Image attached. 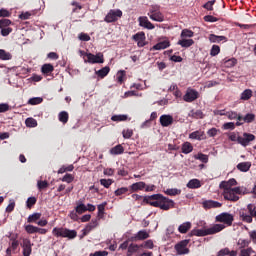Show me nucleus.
I'll use <instances>...</instances> for the list:
<instances>
[{"instance_id": "2", "label": "nucleus", "mask_w": 256, "mask_h": 256, "mask_svg": "<svg viewBox=\"0 0 256 256\" xmlns=\"http://www.w3.org/2000/svg\"><path fill=\"white\" fill-rule=\"evenodd\" d=\"M229 140L237 141V143L242 145V147H247L251 141H255V135L245 132L242 136H240L239 134L232 132L229 134Z\"/></svg>"}, {"instance_id": "39", "label": "nucleus", "mask_w": 256, "mask_h": 256, "mask_svg": "<svg viewBox=\"0 0 256 256\" xmlns=\"http://www.w3.org/2000/svg\"><path fill=\"white\" fill-rule=\"evenodd\" d=\"M195 159H198V161H201L202 163H209V156L203 153H198L194 156Z\"/></svg>"}, {"instance_id": "8", "label": "nucleus", "mask_w": 256, "mask_h": 256, "mask_svg": "<svg viewBox=\"0 0 256 256\" xmlns=\"http://www.w3.org/2000/svg\"><path fill=\"white\" fill-rule=\"evenodd\" d=\"M196 99H199V92L195 89L188 88L183 96V101L186 103H193Z\"/></svg>"}, {"instance_id": "47", "label": "nucleus", "mask_w": 256, "mask_h": 256, "mask_svg": "<svg viewBox=\"0 0 256 256\" xmlns=\"http://www.w3.org/2000/svg\"><path fill=\"white\" fill-rule=\"evenodd\" d=\"M25 123L26 127H37V120L35 118H27Z\"/></svg>"}, {"instance_id": "53", "label": "nucleus", "mask_w": 256, "mask_h": 256, "mask_svg": "<svg viewBox=\"0 0 256 256\" xmlns=\"http://www.w3.org/2000/svg\"><path fill=\"white\" fill-rule=\"evenodd\" d=\"M221 131L217 128H211L207 131L208 137H217V134L220 133Z\"/></svg>"}, {"instance_id": "59", "label": "nucleus", "mask_w": 256, "mask_h": 256, "mask_svg": "<svg viewBox=\"0 0 256 256\" xmlns=\"http://www.w3.org/2000/svg\"><path fill=\"white\" fill-rule=\"evenodd\" d=\"M140 247H145V249H153L155 245L153 244V240H147L144 244L140 245Z\"/></svg>"}, {"instance_id": "54", "label": "nucleus", "mask_w": 256, "mask_h": 256, "mask_svg": "<svg viewBox=\"0 0 256 256\" xmlns=\"http://www.w3.org/2000/svg\"><path fill=\"white\" fill-rule=\"evenodd\" d=\"M36 203H37V198L35 197H29L26 201V205L28 209H31V207H33V205H35Z\"/></svg>"}, {"instance_id": "35", "label": "nucleus", "mask_w": 256, "mask_h": 256, "mask_svg": "<svg viewBox=\"0 0 256 256\" xmlns=\"http://www.w3.org/2000/svg\"><path fill=\"white\" fill-rule=\"evenodd\" d=\"M58 119L60 123H67V121H69V113H67L66 111L60 112L58 115Z\"/></svg>"}, {"instance_id": "51", "label": "nucleus", "mask_w": 256, "mask_h": 256, "mask_svg": "<svg viewBox=\"0 0 256 256\" xmlns=\"http://www.w3.org/2000/svg\"><path fill=\"white\" fill-rule=\"evenodd\" d=\"M133 40L138 42V41H145V33L139 32L135 35H133Z\"/></svg>"}, {"instance_id": "30", "label": "nucleus", "mask_w": 256, "mask_h": 256, "mask_svg": "<svg viewBox=\"0 0 256 256\" xmlns=\"http://www.w3.org/2000/svg\"><path fill=\"white\" fill-rule=\"evenodd\" d=\"M0 59L1 61H11V59H13V56L11 55V53L0 49Z\"/></svg>"}, {"instance_id": "22", "label": "nucleus", "mask_w": 256, "mask_h": 256, "mask_svg": "<svg viewBox=\"0 0 256 256\" xmlns=\"http://www.w3.org/2000/svg\"><path fill=\"white\" fill-rule=\"evenodd\" d=\"M210 43H221V41H227V37L225 36H217L215 34H210L208 37Z\"/></svg>"}, {"instance_id": "45", "label": "nucleus", "mask_w": 256, "mask_h": 256, "mask_svg": "<svg viewBox=\"0 0 256 256\" xmlns=\"http://www.w3.org/2000/svg\"><path fill=\"white\" fill-rule=\"evenodd\" d=\"M100 184L103 187H105L106 189H109V187H111V185L113 184V180H111V179H101Z\"/></svg>"}, {"instance_id": "3", "label": "nucleus", "mask_w": 256, "mask_h": 256, "mask_svg": "<svg viewBox=\"0 0 256 256\" xmlns=\"http://www.w3.org/2000/svg\"><path fill=\"white\" fill-rule=\"evenodd\" d=\"M54 237H63L64 239H75L77 237V230H71L65 227H55L52 230Z\"/></svg>"}, {"instance_id": "24", "label": "nucleus", "mask_w": 256, "mask_h": 256, "mask_svg": "<svg viewBox=\"0 0 256 256\" xmlns=\"http://www.w3.org/2000/svg\"><path fill=\"white\" fill-rule=\"evenodd\" d=\"M145 187H146L145 182H136L130 186V189L133 192H137V191H143V189H145Z\"/></svg>"}, {"instance_id": "57", "label": "nucleus", "mask_w": 256, "mask_h": 256, "mask_svg": "<svg viewBox=\"0 0 256 256\" xmlns=\"http://www.w3.org/2000/svg\"><path fill=\"white\" fill-rule=\"evenodd\" d=\"M123 77H125V71L124 70H120L118 71V73L116 74V78H117V82L120 83H123Z\"/></svg>"}, {"instance_id": "42", "label": "nucleus", "mask_w": 256, "mask_h": 256, "mask_svg": "<svg viewBox=\"0 0 256 256\" xmlns=\"http://www.w3.org/2000/svg\"><path fill=\"white\" fill-rule=\"evenodd\" d=\"M43 103V99L41 97H34L28 100V105H40Z\"/></svg>"}, {"instance_id": "41", "label": "nucleus", "mask_w": 256, "mask_h": 256, "mask_svg": "<svg viewBox=\"0 0 256 256\" xmlns=\"http://www.w3.org/2000/svg\"><path fill=\"white\" fill-rule=\"evenodd\" d=\"M111 121H115V122L127 121V115L125 114L113 115L111 117Z\"/></svg>"}, {"instance_id": "27", "label": "nucleus", "mask_w": 256, "mask_h": 256, "mask_svg": "<svg viewBox=\"0 0 256 256\" xmlns=\"http://www.w3.org/2000/svg\"><path fill=\"white\" fill-rule=\"evenodd\" d=\"M125 149L121 144L116 145L112 149H110V154L111 155H122L124 153Z\"/></svg>"}, {"instance_id": "62", "label": "nucleus", "mask_w": 256, "mask_h": 256, "mask_svg": "<svg viewBox=\"0 0 256 256\" xmlns=\"http://www.w3.org/2000/svg\"><path fill=\"white\" fill-rule=\"evenodd\" d=\"M9 111V104L1 103L0 104V113H7Z\"/></svg>"}, {"instance_id": "23", "label": "nucleus", "mask_w": 256, "mask_h": 256, "mask_svg": "<svg viewBox=\"0 0 256 256\" xmlns=\"http://www.w3.org/2000/svg\"><path fill=\"white\" fill-rule=\"evenodd\" d=\"M191 227H192L191 222L187 221L179 225L178 231L179 233L185 234L187 233V231H189V229H191Z\"/></svg>"}, {"instance_id": "29", "label": "nucleus", "mask_w": 256, "mask_h": 256, "mask_svg": "<svg viewBox=\"0 0 256 256\" xmlns=\"http://www.w3.org/2000/svg\"><path fill=\"white\" fill-rule=\"evenodd\" d=\"M251 97H253V91L246 89L241 93L240 99H242V101H249Z\"/></svg>"}, {"instance_id": "13", "label": "nucleus", "mask_w": 256, "mask_h": 256, "mask_svg": "<svg viewBox=\"0 0 256 256\" xmlns=\"http://www.w3.org/2000/svg\"><path fill=\"white\" fill-rule=\"evenodd\" d=\"M149 239V232L147 230H140L130 238L131 241H145Z\"/></svg>"}, {"instance_id": "14", "label": "nucleus", "mask_w": 256, "mask_h": 256, "mask_svg": "<svg viewBox=\"0 0 256 256\" xmlns=\"http://www.w3.org/2000/svg\"><path fill=\"white\" fill-rule=\"evenodd\" d=\"M160 125H162V127L173 125V116L167 114L160 116Z\"/></svg>"}, {"instance_id": "44", "label": "nucleus", "mask_w": 256, "mask_h": 256, "mask_svg": "<svg viewBox=\"0 0 256 256\" xmlns=\"http://www.w3.org/2000/svg\"><path fill=\"white\" fill-rule=\"evenodd\" d=\"M220 52H221V48L217 45H213L210 50V55L211 57H216V55H219Z\"/></svg>"}, {"instance_id": "50", "label": "nucleus", "mask_w": 256, "mask_h": 256, "mask_svg": "<svg viewBox=\"0 0 256 256\" xmlns=\"http://www.w3.org/2000/svg\"><path fill=\"white\" fill-rule=\"evenodd\" d=\"M249 243H251V241H249L247 239H239L238 240V245L241 249H245V247H249Z\"/></svg>"}, {"instance_id": "18", "label": "nucleus", "mask_w": 256, "mask_h": 256, "mask_svg": "<svg viewBox=\"0 0 256 256\" xmlns=\"http://www.w3.org/2000/svg\"><path fill=\"white\" fill-rule=\"evenodd\" d=\"M148 16L152 21H156L157 23H163L165 21V16L161 11L154 14H148Z\"/></svg>"}, {"instance_id": "21", "label": "nucleus", "mask_w": 256, "mask_h": 256, "mask_svg": "<svg viewBox=\"0 0 256 256\" xmlns=\"http://www.w3.org/2000/svg\"><path fill=\"white\" fill-rule=\"evenodd\" d=\"M238 171H241L242 173H247L251 169V162H241L237 164Z\"/></svg>"}, {"instance_id": "26", "label": "nucleus", "mask_w": 256, "mask_h": 256, "mask_svg": "<svg viewBox=\"0 0 256 256\" xmlns=\"http://www.w3.org/2000/svg\"><path fill=\"white\" fill-rule=\"evenodd\" d=\"M186 187L188 189H199L201 187V181L199 179H192L187 183Z\"/></svg>"}, {"instance_id": "10", "label": "nucleus", "mask_w": 256, "mask_h": 256, "mask_svg": "<svg viewBox=\"0 0 256 256\" xmlns=\"http://www.w3.org/2000/svg\"><path fill=\"white\" fill-rule=\"evenodd\" d=\"M21 247L23 249V256H31V253L33 252V244L29 238H23Z\"/></svg>"}, {"instance_id": "4", "label": "nucleus", "mask_w": 256, "mask_h": 256, "mask_svg": "<svg viewBox=\"0 0 256 256\" xmlns=\"http://www.w3.org/2000/svg\"><path fill=\"white\" fill-rule=\"evenodd\" d=\"M153 197L160 199V209L162 211H169L175 207V201L163 196V194H153Z\"/></svg>"}, {"instance_id": "56", "label": "nucleus", "mask_w": 256, "mask_h": 256, "mask_svg": "<svg viewBox=\"0 0 256 256\" xmlns=\"http://www.w3.org/2000/svg\"><path fill=\"white\" fill-rule=\"evenodd\" d=\"M252 253H255V251H253V248H247L241 250L240 256H251Z\"/></svg>"}, {"instance_id": "49", "label": "nucleus", "mask_w": 256, "mask_h": 256, "mask_svg": "<svg viewBox=\"0 0 256 256\" xmlns=\"http://www.w3.org/2000/svg\"><path fill=\"white\" fill-rule=\"evenodd\" d=\"M122 135L124 139H131L133 137V130L132 129H125L122 131Z\"/></svg>"}, {"instance_id": "46", "label": "nucleus", "mask_w": 256, "mask_h": 256, "mask_svg": "<svg viewBox=\"0 0 256 256\" xmlns=\"http://www.w3.org/2000/svg\"><path fill=\"white\" fill-rule=\"evenodd\" d=\"M247 210L248 213L252 216L256 218V206L253 204H248L247 205Z\"/></svg>"}, {"instance_id": "17", "label": "nucleus", "mask_w": 256, "mask_h": 256, "mask_svg": "<svg viewBox=\"0 0 256 256\" xmlns=\"http://www.w3.org/2000/svg\"><path fill=\"white\" fill-rule=\"evenodd\" d=\"M170 46H171V43L169 42V40H163L155 44L152 47V49H154V51H161L163 49H167V47H170Z\"/></svg>"}, {"instance_id": "12", "label": "nucleus", "mask_w": 256, "mask_h": 256, "mask_svg": "<svg viewBox=\"0 0 256 256\" xmlns=\"http://www.w3.org/2000/svg\"><path fill=\"white\" fill-rule=\"evenodd\" d=\"M86 57H87V62L88 63H92V64H95V63H103V54L101 53H98L96 55L92 54V53H88L86 54Z\"/></svg>"}, {"instance_id": "37", "label": "nucleus", "mask_w": 256, "mask_h": 256, "mask_svg": "<svg viewBox=\"0 0 256 256\" xmlns=\"http://www.w3.org/2000/svg\"><path fill=\"white\" fill-rule=\"evenodd\" d=\"M189 117H193V119H203V111L201 110H196V111H191L189 113Z\"/></svg>"}, {"instance_id": "61", "label": "nucleus", "mask_w": 256, "mask_h": 256, "mask_svg": "<svg viewBox=\"0 0 256 256\" xmlns=\"http://www.w3.org/2000/svg\"><path fill=\"white\" fill-rule=\"evenodd\" d=\"M85 211H87V206H85V204H79L76 207V212L77 213H85Z\"/></svg>"}, {"instance_id": "52", "label": "nucleus", "mask_w": 256, "mask_h": 256, "mask_svg": "<svg viewBox=\"0 0 256 256\" xmlns=\"http://www.w3.org/2000/svg\"><path fill=\"white\" fill-rule=\"evenodd\" d=\"M93 229H95V228H92L90 224L86 225L85 228L82 230L81 239H82V237L89 235V233H91V231H93Z\"/></svg>"}, {"instance_id": "64", "label": "nucleus", "mask_w": 256, "mask_h": 256, "mask_svg": "<svg viewBox=\"0 0 256 256\" xmlns=\"http://www.w3.org/2000/svg\"><path fill=\"white\" fill-rule=\"evenodd\" d=\"M107 255H109V252L107 251H96L90 254V256H107Z\"/></svg>"}, {"instance_id": "7", "label": "nucleus", "mask_w": 256, "mask_h": 256, "mask_svg": "<svg viewBox=\"0 0 256 256\" xmlns=\"http://www.w3.org/2000/svg\"><path fill=\"white\" fill-rule=\"evenodd\" d=\"M189 240H182L174 246L177 255H189Z\"/></svg>"}, {"instance_id": "15", "label": "nucleus", "mask_w": 256, "mask_h": 256, "mask_svg": "<svg viewBox=\"0 0 256 256\" xmlns=\"http://www.w3.org/2000/svg\"><path fill=\"white\" fill-rule=\"evenodd\" d=\"M189 139H194L196 141H203V139H205V132L201 130H196L189 134Z\"/></svg>"}, {"instance_id": "32", "label": "nucleus", "mask_w": 256, "mask_h": 256, "mask_svg": "<svg viewBox=\"0 0 256 256\" xmlns=\"http://www.w3.org/2000/svg\"><path fill=\"white\" fill-rule=\"evenodd\" d=\"M140 247L141 245L139 246L137 244H130L128 246L127 256H133V253H137Z\"/></svg>"}, {"instance_id": "31", "label": "nucleus", "mask_w": 256, "mask_h": 256, "mask_svg": "<svg viewBox=\"0 0 256 256\" xmlns=\"http://www.w3.org/2000/svg\"><path fill=\"white\" fill-rule=\"evenodd\" d=\"M166 195H169L170 197H175V195H181V189L177 188H168L164 191Z\"/></svg>"}, {"instance_id": "20", "label": "nucleus", "mask_w": 256, "mask_h": 256, "mask_svg": "<svg viewBox=\"0 0 256 256\" xmlns=\"http://www.w3.org/2000/svg\"><path fill=\"white\" fill-rule=\"evenodd\" d=\"M225 116L228 119H230V121H233L234 119H237V121H243V116H241L240 114H238L235 111L225 112Z\"/></svg>"}, {"instance_id": "58", "label": "nucleus", "mask_w": 256, "mask_h": 256, "mask_svg": "<svg viewBox=\"0 0 256 256\" xmlns=\"http://www.w3.org/2000/svg\"><path fill=\"white\" fill-rule=\"evenodd\" d=\"M223 129L225 131H228V130L233 131V129H235V123H233V122L224 123Z\"/></svg>"}, {"instance_id": "1", "label": "nucleus", "mask_w": 256, "mask_h": 256, "mask_svg": "<svg viewBox=\"0 0 256 256\" xmlns=\"http://www.w3.org/2000/svg\"><path fill=\"white\" fill-rule=\"evenodd\" d=\"M198 227L202 229L194 228L190 232V237H207V235H215L221 233L225 229V224H214L211 227L207 228V223L205 221H200L197 223Z\"/></svg>"}, {"instance_id": "63", "label": "nucleus", "mask_w": 256, "mask_h": 256, "mask_svg": "<svg viewBox=\"0 0 256 256\" xmlns=\"http://www.w3.org/2000/svg\"><path fill=\"white\" fill-rule=\"evenodd\" d=\"M62 181L64 183H71L73 181V176L71 174H66L63 176Z\"/></svg>"}, {"instance_id": "48", "label": "nucleus", "mask_w": 256, "mask_h": 256, "mask_svg": "<svg viewBox=\"0 0 256 256\" xmlns=\"http://www.w3.org/2000/svg\"><path fill=\"white\" fill-rule=\"evenodd\" d=\"M37 228L38 227L29 224L25 226V231L28 232L30 235H33V233H37Z\"/></svg>"}, {"instance_id": "6", "label": "nucleus", "mask_w": 256, "mask_h": 256, "mask_svg": "<svg viewBox=\"0 0 256 256\" xmlns=\"http://www.w3.org/2000/svg\"><path fill=\"white\" fill-rule=\"evenodd\" d=\"M121 17H123V11L120 9H113L105 16L104 21L106 23H115V21H119Z\"/></svg>"}, {"instance_id": "60", "label": "nucleus", "mask_w": 256, "mask_h": 256, "mask_svg": "<svg viewBox=\"0 0 256 256\" xmlns=\"http://www.w3.org/2000/svg\"><path fill=\"white\" fill-rule=\"evenodd\" d=\"M11 24V20L9 19H1L0 20V29H3V27H9V25Z\"/></svg>"}, {"instance_id": "28", "label": "nucleus", "mask_w": 256, "mask_h": 256, "mask_svg": "<svg viewBox=\"0 0 256 256\" xmlns=\"http://www.w3.org/2000/svg\"><path fill=\"white\" fill-rule=\"evenodd\" d=\"M193 151V145L191 144V142H184L182 144V153H184V155H189V153H191Z\"/></svg>"}, {"instance_id": "19", "label": "nucleus", "mask_w": 256, "mask_h": 256, "mask_svg": "<svg viewBox=\"0 0 256 256\" xmlns=\"http://www.w3.org/2000/svg\"><path fill=\"white\" fill-rule=\"evenodd\" d=\"M177 45H180L184 49H189L192 45H195V41L193 39H181L177 42Z\"/></svg>"}, {"instance_id": "34", "label": "nucleus", "mask_w": 256, "mask_h": 256, "mask_svg": "<svg viewBox=\"0 0 256 256\" xmlns=\"http://www.w3.org/2000/svg\"><path fill=\"white\" fill-rule=\"evenodd\" d=\"M149 204L152 206V207H159L160 208V203H161V198H156V197H153V195L149 196Z\"/></svg>"}, {"instance_id": "55", "label": "nucleus", "mask_w": 256, "mask_h": 256, "mask_svg": "<svg viewBox=\"0 0 256 256\" xmlns=\"http://www.w3.org/2000/svg\"><path fill=\"white\" fill-rule=\"evenodd\" d=\"M127 191H129V188L127 187H122V188H118L117 190H115V195L116 197H119L120 195H125V193H127Z\"/></svg>"}, {"instance_id": "36", "label": "nucleus", "mask_w": 256, "mask_h": 256, "mask_svg": "<svg viewBox=\"0 0 256 256\" xmlns=\"http://www.w3.org/2000/svg\"><path fill=\"white\" fill-rule=\"evenodd\" d=\"M193 35H195V33L193 31H191L189 29H184V30H182L180 36L182 39H187V38L191 39V37H193Z\"/></svg>"}, {"instance_id": "16", "label": "nucleus", "mask_w": 256, "mask_h": 256, "mask_svg": "<svg viewBox=\"0 0 256 256\" xmlns=\"http://www.w3.org/2000/svg\"><path fill=\"white\" fill-rule=\"evenodd\" d=\"M140 27H144L145 29L153 30L155 29V25L147 19V17L139 18Z\"/></svg>"}, {"instance_id": "38", "label": "nucleus", "mask_w": 256, "mask_h": 256, "mask_svg": "<svg viewBox=\"0 0 256 256\" xmlns=\"http://www.w3.org/2000/svg\"><path fill=\"white\" fill-rule=\"evenodd\" d=\"M242 121H244V123H253L255 121V114H246L244 117H242Z\"/></svg>"}, {"instance_id": "40", "label": "nucleus", "mask_w": 256, "mask_h": 256, "mask_svg": "<svg viewBox=\"0 0 256 256\" xmlns=\"http://www.w3.org/2000/svg\"><path fill=\"white\" fill-rule=\"evenodd\" d=\"M41 219V213H33L28 216V223H35V221H39Z\"/></svg>"}, {"instance_id": "43", "label": "nucleus", "mask_w": 256, "mask_h": 256, "mask_svg": "<svg viewBox=\"0 0 256 256\" xmlns=\"http://www.w3.org/2000/svg\"><path fill=\"white\" fill-rule=\"evenodd\" d=\"M47 187H49V182L47 181H41L38 180L37 181V188L39 189V191H43V189H47Z\"/></svg>"}, {"instance_id": "33", "label": "nucleus", "mask_w": 256, "mask_h": 256, "mask_svg": "<svg viewBox=\"0 0 256 256\" xmlns=\"http://www.w3.org/2000/svg\"><path fill=\"white\" fill-rule=\"evenodd\" d=\"M41 71L44 75H49V73H53L54 67L51 64L42 65Z\"/></svg>"}, {"instance_id": "5", "label": "nucleus", "mask_w": 256, "mask_h": 256, "mask_svg": "<svg viewBox=\"0 0 256 256\" xmlns=\"http://www.w3.org/2000/svg\"><path fill=\"white\" fill-rule=\"evenodd\" d=\"M234 219L233 214H229L227 212H223L215 217L217 223H224V225H227L228 227L233 225Z\"/></svg>"}, {"instance_id": "9", "label": "nucleus", "mask_w": 256, "mask_h": 256, "mask_svg": "<svg viewBox=\"0 0 256 256\" xmlns=\"http://www.w3.org/2000/svg\"><path fill=\"white\" fill-rule=\"evenodd\" d=\"M238 191L239 188H230L229 190L224 191V199H226V201H239Z\"/></svg>"}, {"instance_id": "25", "label": "nucleus", "mask_w": 256, "mask_h": 256, "mask_svg": "<svg viewBox=\"0 0 256 256\" xmlns=\"http://www.w3.org/2000/svg\"><path fill=\"white\" fill-rule=\"evenodd\" d=\"M110 71H111V68H109L108 66H105L100 70L96 71L95 73L98 75V77H100V79H103L107 77V75H109Z\"/></svg>"}, {"instance_id": "11", "label": "nucleus", "mask_w": 256, "mask_h": 256, "mask_svg": "<svg viewBox=\"0 0 256 256\" xmlns=\"http://www.w3.org/2000/svg\"><path fill=\"white\" fill-rule=\"evenodd\" d=\"M202 207L206 211L209 209H219V208L223 207V203H221L219 201H215V200H204V201H202Z\"/></svg>"}]
</instances>
